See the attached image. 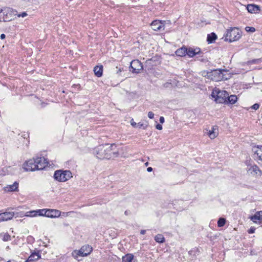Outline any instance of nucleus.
Listing matches in <instances>:
<instances>
[{"mask_svg":"<svg viewBox=\"0 0 262 262\" xmlns=\"http://www.w3.org/2000/svg\"><path fill=\"white\" fill-rule=\"evenodd\" d=\"M112 145L105 144L100 145L95 148L94 154L98 159H110L111 156Z\"/></svg>","mask_w":262,"mask_h":262,"instance_id":"f257e3e1","label":"nucleus"},{"mask_svg":"<svg viewBox=\"0 0 262 262\" xmlns=\"http://www.w3.org/2000/svg\"><path fill=\"white\" fill-rule=\"evenodd\" d=\"M220 70H214L213 71H203L202 72V75L205 77H207L208 78L212 80L219 81L224 79H227V77H224L223 72Z\"/></svg>","mask_w":262,"mask_h":262,"instance_id":"f03ea898","label":"nucleus"},{"mask_svg":"<svg viewBox=\"0 0 262 262\" xmlns=\"http://www.w3.org/2000/svg\"><path fill=\"white\" fill-rule=\"evenodd\" d=\"M211 97L217 103H225L228 98V93L225 91L215 88L212 92Z\"/></svg>","mask_w":262,"mask_h":262,"instance_id":"7ed1b4c3","label":"nucleus"},{"mask_svg":"<svg viewBox=\"0 0 262 262\" xmlns=\"http://www.w3.org/2000/svg\"><path fill=\"white\" fill-rule=\"evenodd\" d=\"M242 36L241 31L237 28H231L227 32L225 40L229 42L238 40Z\"/></svg>","mask_w":262,"mask_h":262,"instance_id":"20e7f679","label":"nucleus"},{"mask_svg":"<svg viewBox=\"0 0 262 262\" xmlns=\"http://www.w3.org/2000/svg\"><path fill=\"white\" fill-rule=\"evenodd\" d=\"M92 247L88 245L83 246L79 250H74L72 253V256L77 259L78 256H86L92 251Z\"/></svg>","mask_w":262,"mask_h":262,"instance_id":"39448f33","label":"nucleus"},{"mask_svg":"<svg viewBox=\"0 0 262 262\" xmlns=\"http://www.w3.org/2000/svg\"><path fill=\"white\" fill-rule=\"evenodd\" d=\"M72 177V173L69 170H57L54 174V179L59 182H66Z\"/></svg>","mask_w":262,"mask_h":262,"instance_id":"423d86ee","label":"nucleus"},{"mask_svg":"<svg viewBox=\"0 0 262 262\" xmlns=\"http://www.w3.org/2000/svg\"><path fill=\"white\" fill-rule=\"evenodd\" d=\"M247 171L249 174L253 177H260L262 175V171L259 167L255 164H250L247 166Z\"/></svg>","mask_w":262,"mask_h":262,"instance_id":"0eeeda50","label":"nucleus"},{"mask_svg":"<svg viewBox=\"0 0 262 262\" xmlns=\"http://www.w3.org/2000/svg\"><path fill=\"white\" fill-rule=\"evenodd\" d=\"M142 70V63L139 60H134L130 62V71L133 73H139Z\"/></svg>","mask_w":262,"mask_h":262,"instance_id":"6e6552de","label":"nucleus"},{"mask_svg":"<svg viewBox=\"0 0 262 262\" xmlns=\"http://www.w3.org/2000/svg\"><path fill=\"white\" fill-rule=\"evenodd\" d=\"M16 11L13 10L10 8H6L4 10V16L3 18L4 21H9L13 18V15H15Z\"/></svg>","mask_w":262,"mask_h":262,"instance_id":"1a4fd4ad","label":"nucleus"},{"mask_svg":"<svg viewBox=\"0 0 262 262\" xmlns=\"http://www.w3.org/2000/svg\"><path fill=\"white\" fill-rule=\"evenodd\" d=\"M37 170H41L48 165L47 160L44 157H39L34 159Z\"/></svg>","mask_w":262,"mask_h":262,"instance_id":"9d476101","label":"nucleus"},{"mask_svg":"<svg viewBox=\"0 0 262 262\" xmlns=\"http://www.w3.org/2000/svg\"><path fill=\"white\" fill-rule=\"evenodd\" d=\"M35 164L34 159H30L24 163L23 167L26 171H32L37 170Z\"/></svg>","mask_w":262,"mask_h":262,"instance_id":"9b49d317","label":"nucleus"},{"mask_svg":"<svg viewBox=\"0 0 262 262\" xmlns=\"http://www.w3.org/2000/svg\"><path fill=\"white\" fill-rule=\"evenodd\" d=\"M165 21L159 20H154L151 23V27L154 31H161L164 29Z\"/></svg>","mask_w":262,"mask_h":262,"instance_id":"f8f14e48","label":"nucleus"},{"mask_svg":"<svg viewBox=\"0 0 262 262\" xmlns=\"http://www.w3.org/2000/svg\"><path fill=\"white\" fill-rule=\"evenodd\" d=\"M205 133L211 139H214L219 135V129L217 126H213L211 127L210 129H206Z\"/></svg>","mask_w":262,"mask_h":262,"instance_id":"ddd939ff","label":"nucleus"},{"mask_svg":"<svg viewBox=\"0 0 262 262\" xmlns=\"http://www.w3.org/2000/svg\"><path fill=\"white\" fill-rule=\"evenodd\" d=\"M252 151L254 156L259 160L262 161V145L254 146Z\"/></svg>","mask_w":262,"mask_h":262,"instance_id":"4468645a","label":"nucleus"},{"mask_svg":"<svg viewBox=\"0 0 262 262\" xmlns=\"http://www.w3.org/2000/svg\"><path fill=\"white\" fill-rule=\"evenodd\" d=\"M14 215L13 212H5L0 213V221H7L11 220Z\"/></svg>","mask_w":262,"mask_h":262,"instance_id":"2eb2a0df","label":"nucleus"},{"mask_svg":"<svg viewBox=\"0 0 262 262\" xmlns=\"http://www.w3.org/2000/svg\"><path fill=\"white\" fill-rule=\"evenodd\" d=\"M61 215V212L56 209H47L46 216L51 218L58 217Z\"/></svg>","mask_w":262,"mask_h":262,"instance_id":"dca6fc26","label":"nucleus"},{"mask_svg":"<svg viewBox=\"0 0 262 262\" xmlns=\"http://www.w3.org/2000/svg\"><path fill=\"white\" fill-rule=\"evenodd\" d=\"M250 219L255 223H260L262 222V211L256 212L253 215L250 217Z\"/></svg>","mask_w":262,"mask_h":262,"instance_id":"f3484780","label":"nucleus"},{"mask_svg":"<svg viewBox=\"0 0 262 262\" xmlns=\"http://www.w3.org/2000/svg\"><path fill=\"white\" fill-rule=\"evenodd\" d=\"M201 52V49L199 48H189L187 49V54L190 57H193L195 55L200 54Z\"/></svg>","mask_w":262,"mask_h":262,"instance_id":"a211bd4d","label":"nucleus"},{"mask_svg":"<svg viewBox=\"0 0 262 262\" xmlns=\"http://www.w3.org/2000/svg\"><path fill=\"white\" fill-rule=\"evenodd\" d=\"M18 183L15 182L13 184L8 185L4 188V190L6 192L14 191L18 190Z\"/></svg>","mask_w":262,"mask_h":262,"instance_id":"6ab92c4d","label":"nucleus"},{"mask_svg":"<svg viewBox=\"0 0 262 262\" xmlns=\"http://www.w3.org/2000/svg\"><path fill=\"white\" fill-rule=\"evenodd\" d=\"M247 9L249 13H257L259 11V7L257 5L251 4L247 5Z\"/></svg>","mask_w":262,"mask_h":262,"instance_id":"aec40b11","label":"nucleus"},{"mask_svg":"<svg viewBox=\"0 0 262 262\" xmlns=\"http://www.w3.org/2000/svg\"><path fill=\"white\" fill-rule=\"evenodd\" d=\"M41 257L40 255L38 252L32 253L28 258L26 260V262L34 261Z\"/></svg>","mask_w":262,"mask_h":262,"instance_id":"412c9836","label":"nucleus"},{"mask_svg":"<svg viewBox=\"0 0 262 262\" xmlns=\"http://www.w3.org/2000/svg\"><path fill=\"white\" fill-rule=\"evenodd\" d=\"M94 72L95 75L98 77H100L102 75L103 66H97L94 67Z\"/></svg>","mask_w":262,"mask_h":262,"instance_id":"4be33fe9","label":"nucleus"},{"mask_svg":"<svg viewBox=\"0 0 262 262\" xmlns=\"http://www.w3.org/2000/svg\"><path fill=\"white\" fill-rule=\"evenodd\" d=\"M187 53V49L185 47H182L176 51L177 55L183 57L185 56Z\"/></svg>","mask_w":262,"mask_h":262,"instance_id":"5701e85b","label":"nucleus"},{"mask_svg":"<svg viewBox=\"0 0 262 262\" xmlns=\"http://www.w3.org/2000/svg\"><path fill=\"white\" fill-rule=\"evenodd\" d=\"M159 123H158V122L157 121H155V123H156L155 127H156V129L161 130L163 128L162 124L165 121L164 118L162 116H161L159 118Z\"/></svg>","mask_w":262,"mask_h":262,"instance_id":"b1692460","label":"nucleus"},{"mask_svg":"<svg viewBox=\"0 0 262 262\" xmlns=\"http://www.w3.org/2000/svg\"><path fill=\"white\" fill-rule=\"evenodd\" d=\"M47 209H39L37 210H34L28 212V213H37L40 216H46Z\"/></svg>","mask_w":262,"mask_h":262,"instance_id":"393cba45","label":"nucleus"},{"mask_svg":"<svg viewBox=\"0 0 262 262\" xmlns=\"http://www.w3.org/2000/svg\"><path fill=\"white\" fill-rule=\"evenodd\" d=\"M237 101V97L235 95L229 96L228 94V98L225 103L234 104Z\"/></svg>","mask_w":262,"mask_h":262,"instance_id":"a878e982","label":"nucleus"},{"mask_svg":"<svg viewBox=\"0 0 262 262\" xmlns=\"http://www.w3.org/2000/svg\"><path fill=\"white\" fill-rule=\"evenodd\" d=\"M133 255L128 254L122 257V262H134L133 261Z\"/></svg>","mask_w":262,"mask_h":262,"instance_id":"bb28decb","label":"nucleus"},{"mask_svg":"<svg viewBox=\"0 0 262 262\" xmlns=\"http://www.w3.org/2000/svg\"><path fill=\"white\" fill-rule=\"evenodd\" d=\"M148 126V124L146 121L139 122L137 124L136 128H142L146 129Z\"/></svg>","mask_w":262,"mask_h":262,"instance_id":"cd10ccee","label":"nucleus"},{"mask_svg":"<svg viewBox=\"0 0 262 262\" xmlns=\"http://www.w3.org/2000/svg\"><path fill=\"white\" fill-rule=\"evenodd\" d=\"M216 35L214 33H212L208 35L207 41L209 43H211L213 41H214L216 39Z\"/></svg>","mask_w":262,"mask_h":262,"instance_id":"c85d7f7f","label":"nucleus"},{"mask_svg":"<svg viewBox=\"0 0 262 262\" xmlns=\"http://www.w3.org/2000/svg\"><path fill=\"white\" fill-rule=\"evenodd\" d=\"M155 240L160 243H162L164 242V237L162 234H159L155 237Z\"/></svg>","mask_w":262,"mask_h":262,"instance_id":"c756f323","label":"nucleus"},{"mask_svg":"<svg viewBox=\"0 0 262 262\" xmlns=\"http://www.w3.org/2000/svg\"><path fill=\"white\" fill-rule=\"evenodd\" d=\"M226 223V220L224 218H220L217 224L219 227H223L225 225Z\"/></svg>","mask_w":262,"mask_h":262,"instance_id":"7c9ffc66","label":"nucleus"},{"mask_svg":"<svg viewBox=\"0 0 262 262\" xmlns=\"http://www.w3.org/2000/svg\"><path fill=\"white\" fill-rule=\"evenodd\" d=\"M15 15H17L18 17H25L28 16V14L26 12H23L18 14H17V12L15 13Z\"/></svg>","mask_w":262,"mask_h":262,"instance_id":"2f4dec72","label":"nucleus"},{"mask_svg":"<svg viewBox=\"0 0 262 262\" xmlns=\"http://www.w3.org/2000/svg\"><path fill=\"white\" fill-rule=\"evenodd\" d=\"M74 212L70 211V212H61V215L62 216L66 217L68 216H72V215L74 213Z\"/></svg>","mask_w":262,"mask_h":262,"instance_id":"473e14b6","label":"nucleus"},{"mask_svg":"<svg viewBox=\"0 0 262 262\" xmlns=\"http://www.w3.org/2000/svg\"><path fill=\"white\" fill-rule=\"evenodd\" d=\"M245 30L248 32H254L255 31V29L252 27H246Z\"/></svg>","mask_w":262,"mask_h":262,"instance_id":"72a5a7b5","label":"nucleus"},{"mask_svg":"<svg viewBox=\"0 0 262 262\" xmlns=\"http://www.w3.org/2000/svg\"><path fill=\"white\" fill-rule=\"evenodd\" d=\"M137 123H136V122H135V121H134V119H132L130 120V124H131V125H132L133 127H136V126H137Z\"/></svg>","mask_w":262,"mask_h":262,"instance_id":"f704fd0d","label":"nucleus"},{"mask_svg":"<svg viewBox=\"0 0 262 262\" xmlns=\"http://www.w3.org/2000/svg\"><path fill=\"white\" fill-rule=\"evenodd\" d=\"M37 213H28V212L26 213V216H35L37 215Z\"/></svg>","mask_w":262,"mask_h":262,"instance_id":"c9c22d12","label":"nucleus"},{"mask_svg":"<svg viewBox=\"0 0 262 262\" xmlns=\"http://www.w3.org/2000/svg\"><path fill=\"white\" fill-rule=\"evenodd\" d=\"M259 104L257 103H255L252 106L251 108L252 109L257 110L259 108Z\"/></svg>","mask_w":262,"mask_h":262,"instance_id":"e433bc0d","label":"nucleus"},{"mask_svg":"<svg viewBox=\"0 0 262 262\" xmlns=\"http://www.w3.org/2000/svg\"><path fill=\"white\" fill-rule=\"evenodd\" d=\"M255 229L254 227H251L249 230V233H253L255 232Z\"/></svg>","mask_w":262,"mask_h":262,"instance_id":"4c0bfd02","label":"nucleus"},{"mask_svg":"<svg viewBox=\"0 0 262 262\" xmlns=\"http://www.w3.org/2000/svg\"><path fill=\"white\" fill-rule=\"evenodd\" d=\"M10 236L9 235H5V236L4 237V239L5 241H7L10 238Z\"/></svg>","mask_w":262,"mask_h":262,"instance_id":"58836bf2","label":"nucleus"},{"mask_svg":"<svg viewBox=\"0 0 262 262\" xmlns=\"http://www.w3.org/2000/svg\"><path fill=\"white\" fill-rule=\"evenodd\" d=\"M5 37H6V36H5V35L4 34H2L1 35V38L2 39H5Z\"/></svg>","mask_w":262,"mask_h":262,"instance_id":"ea45409f","label":"nucleus"},{"mask_svg":"<svg viewBox=\"0 0 262 262\" xmlns=\"http://www.w3.org/2000/svg\"><path fill=\"white\" fill-rule=\"evenodd\" d=\"M147 171L150 172L152 170V168L151 167H149L147 169Z\"/></svg>","mask_w":262,"mask_h":262,"instance_id":"a19ab883","label":"nucleus"},{"mask_svg":"<svg viewBox=\"0 0 262 262\" xmlns=\"http://www.w3.org/2000/svg\"><path fill=\"white\" fill-rule=\"evenodd\" d=\"M145 233H146V230H142L140 232V233L141 234H144Z\"/></svg>","mask_w":262,"mask_h":262,"instance_id":"79ce46f5","label":"nucleus"},{"mask_svg":"<svg viewBox=\"0 0 262 262\" xmlns=\"http://www.w3.org/2000/svg\"><path fill=\"white\" fill-rule=\"evenodd\" d=\"M121 71H122V69H119L117 70V73H120Z\"/></svg>","mask_w":262,"mask_h":262,"instance_id":"37998d69","label":"nucleus"},{"mask_svg":"<svg viewBox=\"0 0 262 262\" xmlns=\"http://www.w3.org/2000/svg\"><path fill=\"white\" fill-rule=\"evenodd\" d=\"M7 262H17V261H15V260H9L8 261H7Z\"/></svg>","mask_w":262,"mask_h":262,"instance_id":"c03bdc74","label":"nucleus"},{"mask_svg":"<svg viewBox=\"0 0 262 262\" xmlns=\"http://www.w3.org/2000/svg\"><path fill=\"white\" fill-rule=\"evenodd\" d=\"M259 120L260 121L261 124L262 125V116H261V117L260 119H259Z\"/></svg>","mask_w":262,"mask_h":262,"instance_id":"a18cd8bd","label":"nucleus"},{"mask_svg":"<svg viewBox=\"0 0 262 262\" xmlns=\"http://www.w3.org/2000/svg\"><path fill=\"white\" fill-rule=\"evenodd\" d=\"M148 115H154V114H152V112H149L148 113Z\"/></svg>","mask_w":262,"mask_h":262,"instance_id":"49530a36","label":"nucleus"},{"mask_svg":"<svg viewBox=\"0 0 262 262\" xmlns=\"http://www.w3.org/2000/svg\"><path fill=\"white\" fill-rule=\"evenodd\" d=\"M149 116V117L150 119L153 118V117H154V116H151V115H149V116Z\"/></svg>","mask_w":262,"mask_h":262,"instance_id":"de8ad7c7","label":"nucleus"},{"mask_svg":"<svg viewBox=\"0 0 262 262\" xmlns=\"http://www.w3.org/2000/svg\"><path fill=\"white\" fill-rule=\"evenodd\" d=\"M146 165H148V162L146 163Z\"/></svg>","mask_w":262,"mask_h":262,"instance_id":"09e8293b","label":"nucleus"}]
</instances>
